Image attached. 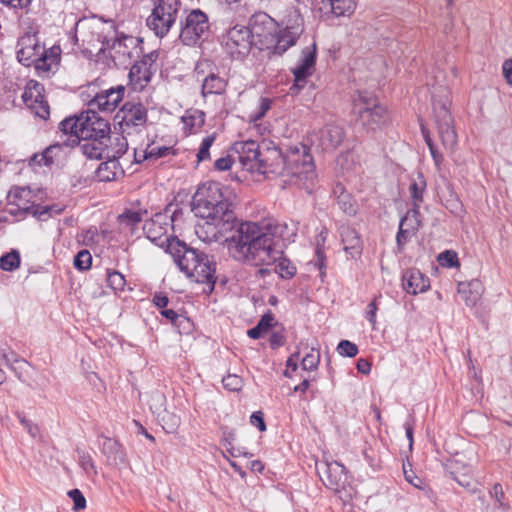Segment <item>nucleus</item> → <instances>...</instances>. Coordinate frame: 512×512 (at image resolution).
<instances>
[{"label": "nucleus", "mask_w": 512, "mask_h": 512, "mask_svg": "<svg viewBox=\"0 0 512 512\" xmlns=\"http://www.w3.org/2000/svg\"><path fill=\"white\" fill-rule=\"evenodd\" d=\"M180 6V0L154 1V8L148 16L146 24L157 37L163 38L174 26Z\"/></svg>", "instance_id": "obj_5"}, {"label": "nucleus", "mask_w": 512, "mask_h": 512, "mask_svg": "<svg viewBox=\"0 0 512 512\" xmlns=\"http://www.w3.org/2000/svg\"><path fill=\"white\" fill-rule=\"evenodd\" d=\"M222 383L229 391H238L242 387V378L235 374H229L223 377Z\"/></svg>", "instance_id": "obj_57"}, {"label": "nucleus", "mask_w": 512, "mask_h": 512, "mask_svg": "<svg viewBox=\"0 0 512 512\" xmlns=\"http://www.w3.org/2000/svg\"><path fill=\"white\" fill-rule=\"evenodd\" d=\"M21 49L17 51V60L24 66L34 65V60L41 49L36 33H27L19 39Z\"/></svg>", "instance_id": "obj_20"}, {"label": "nucleus", "mask_w": 512, "mask_h": 512, "mask_svg": "<svg viewBox=\"0 0 512 512\" xmlns=\"http://www.w3.org/2000/svg\"><path fill=\"white\" fill-rule=\"evenodd\" d=\"M202 82V95L205 97L208 94H222L225 91L227 81L219 76L218 69L211 70L204 78Z\"/></svg>", "instance_id": "obj_26"}, {"label": "nucleus", "mask_w": 512, "mask_h": 512, "mask_svg": "<svg viewBox=\"0 0 512 512\" xmlns=\"http://www.w3.org/2000/svg\"><path fill=\"white\" fill-rule=\"evenodd\" d=\"M147 214L148 211L146 209H140L137 211L132 209H125L124 212L118 216V222L121 225H125L131 229H134L140 222H142L143 217Z\"/></svg>", "instance_id": "obj_34"}, {"label": "nucleus", "mask_w": 512, "mask_h": 512, "mask_svg": "<svg viewBox=\"0 0 512 512\" xmlns=\"http://www.w3.org/2000/svg\"><path fill=\"white\" fill-rule=\"evenodd\" d=\"M419 182H412L409 186V192L412 199V212L419 214L421 203L423 202V193L426 189V181L422 174H419Z\"/></svg>", "instance_id": "obj_32"}, {"label": "nucleus", "mask_w": 512, "mask_h": 512, "mask_svg": "<svg viewBox=\"0 0 512 512\" xmlns=\"http://www.w3.org/2000/svg\"><path fill=\"white\" fill-rule=\"evenodd\" d=\"M471 286H480L479 280H472L470 282H460L458 284V293L469 307L475 306L481 298V291H472Z\"/></svg>", "instance_id": "obj_31"}, {"label": "nucleus", "mask_w": 512, "mask_h": 512, "mask_svg": "<svg viewBox=\"0 0 512 512\" xmlns=\"http://www.w3.org/2000/svg\"><path fill=\"white\" fill-rule=\"evenodd\" d=\"M380 105L378 99L371 93L364 91L359 92L358 98L354 100V111L359 115V110L363 108H374Z\"/></svg>", "instance_id": "obj_39"}, {"label": "nucleus", "mask_w": 512, "mask_h": 512, "mask_svg": "<svg viewBox=\"0 0 512 512\" xmlns=\"http://www.w3.org/2000/svg\"><path fill=\"white\" fill-rule=\"evenodd\" d=\"M78 129L81 140H110L109 120L101 117L98 111L88 107L81 113V122L78 123Z\"/></svg>", "instance_id": "obj_8"}, {"label": "nucleus", "mask_w": 512, "mask_h": 512, "mask_svg": "<svg viewBox=\"0 0 512 512\" xmlns=\"http://www.w3.org/2000/svg\"><path fill=\"white\" fill-rule=\"evenodd\" d=\"M337 204L346 215L355 216L357 214L358 206L350 193L338 196Z\"/></svg>", "instance_id": "obj_44"}, {"label": "nucleus", "mask_w": 512, "mask_h": 512, "mask_svg": "<svg viewBox=\"0 0 512 512\" xmlns=\"http://www.w3.org/2000/svg\"><path fill=\"white\" fill-rule=\"evenodd\" d=\"M148 119L147 108L140 101H126L114 116V127L117 126L122 133H129L128 129L144 126Z\"/></svg>", "instance_id": "obj_10"}, {"label": "nucleus", "mask_w": 512, "mask_h": 512, "mask_svg": "<svg viewBox=\"0 0 512 512\" xmlns=\"http://www.w3.org/2000/svg\"><path fill=\"white\" fill-rule=\"evenodd\" d=\"M166 242V252L172 256L179 270L190 280L206 284L207 289L204 292L211 294L217 281L214 257L189 246L177 237H167Z\"/></svg>", "instance_id": "obj_2"}, {"label": "nucleus", "mask_w": 512, "mask_h": 512, "mask_svg": "<svg viewBox=\"0 0 512 512\" xmlns=\"http://www.w3.org/2000/svg\"><path fill=\"white\" fill-rule=\"evenodd\" d=\"M250 423L257 427L260 432L266 431V423L262 411H255L250 416Z\"/></svg>", "instance_id": "obj_62"}, {"label": "nucleus", "mask_w": 512, "mask_h": 512, "mask_svg": "<svg viewBox=\"0 0 512 512\" xmlns=\"http://www.w3.org/2000/svg\"><path fill=\"white\" fill-rule=\"evenodd\" d=\"M272 101L269 98H261L256 114L253 116V120H260L270 110Z\"/></svg>", "instance_id": "obj_64"}, {"label": "nucleus", "mask_w": 512, "mask_h": 512, "mask_svg": "<svg viewBox=\"0 0 512 512\" xmlns=\"http://www.w3.org/2000/svg\"><path fill=\"white\" fill-rule=\"evenodd\" d=\"M96 177L101 182L114 181L118 174H124L119 159L108 156L107 161L102 162L96 169Z\"/></svg>", "instance_id": "obj_24"}, {"label": "nucleus", "mask_w": 512, "mask_h": 512, "mask_svg": "<svg viewBox=\"0 0 512 512\" xmlns=\"http://www.w3.org/2000/svg\"><path fill=\"white\" fill-rule=\"evenodd\" d=\"M316 467L323 484L327 488L339 492L345 487L348 476L344 465L337 461H325L320 464L317 463Z\"/></svg>", "instance_id": "obj_13"}, {"label": "nucleus", "mask_w": 512, "mask_h": 512, "mask_svg": "<svg viewBox=\"0 0 512 512\" xmlns=\"http://www.w3.org/2000/svg\"><path fill=\"white\" fill-rule=\"evenodd\" d=\"M437 260L442 267L454 268L460 266L458 255L453 250H445L441 252Z\"/></svg>", "instance_id": "obj_47"}, {"label": "nucleus", "mask_w": 512, "mask_h": 512, "mask_svg": "<svg viewBox=\"0 0 512 512\" xmlns=\"http://www.w3.org/2000/svg\"><path fill=\"white\" fill-rule=\"evenodd\" d=\"M260 149L261 143L253 140L235 142L232 146L242 167L248 171L256 170Z\"/></svg>", "instance_id": "obj_17"}, {"label": "nucleus", "mask_w": 512, "mask_h": 512, "mask_svg": "<svg viewBox=\"0 0 512 512\" xmlns=\"http://www.w3.org/2000/svg\"><path fill=\"white\" fill-rule=\"evenodd\" d=\"M81 122V114L75 115L71 117H67L62 120L59 124V130L63 132L65 135H69L70 143H67L70 146H76L80 144L81 138L78 132L80 125L78 123Z\"/></svg>", "instance_id": "obj_28"}, {"label": "nucleus", "mask_w": 512, "mask_h": 512, "mask_svg": "<svg viewBox=\"0 0 512 512\" xmlns=\"http://www.w3.org/2000/svg\"><path fill=\"white\" fill-rule=\"evenodd\" d=\"M73 264L79 271L89 270L92 265L91 253L86 249L80 250L74 257Z\"/></svg>", "instance_id": "obj_46"}, {"label": "nucleus", "mask_w": 512, "mask_h": 512, "mask_svg": "<svg viewBox=\"0 0 512 512\" xmlns=\"http://www.w3.org/2000/svg\"><path fill=\"white\" fill-rule=\"evenodd\" d=\"M192 211L207 220L219 232H227L228 226L236 219L233 204L223 193L220 182L208 181L198 187L192 197Z\"/></svg>", "instance_id": "obj_3"}, {"label": "nucleus", "mask_w": 512, "mask_h": 512, "mask_svg": "<svg viewBox=\"0 0 512 512\" xmlns=\"http://www.w3.org/2000/svg\"><path fill=\"white\" fill-rule=\"evenodd\" d=\"M35 109V114L46 120L48 119L50 115V109L48 102L44 99V96L42 95V98L34 99V104L31 106Z\"/></svg>", "instance_id": "obj_54"}, {"label": "nucleus", "mask_w": 512, "mask_h": 512, "mask_svg": "<svg viewBox=\"0 0 512 512\" xmlns=\"http://www.w3.org/2000/svg\"><path fill=\"white\" fill-rule=\"evenodd\" d=\"M216 139V134L212 133L211 135L203 138L200 148L197 153V161L203 162L205 160L210 159V148Z\"/></svg>", "instance_id": "obj_49"}, {"label": "nucleus", "mask_w": 512, "mask_h": 512, "mask_svg": "<svg viewBox=\"0 0 512 512\" xmlns=\"http://www.w3.org/2000/svg\"><path fill=\"white\" fill-rule=\"evenodd\" d=\"M152 71L147 67L146 61L136 62L130 69L129 78L132 82L134 89H143L152 77Z\"/></svg>", "instance_id": "obj_27"}, {"label": "nucleus", "mask_w": 512, "mask_h": 512, "mask_svg": "<svg viewBox=\"0 0 512 512\" xmlns=\"http://www.w3.org/2000/svg\"><path fill=\"white\" fill-rule=\"evenodd\" d=\"M315 256H316V266L318 267L320 271V276L325 275V269L327 267L326 265V255L323 247L317 245L315 250Z\"/></svg>", "instance_id": "obj_59"}, {"label": "nucleus", "mask_w": 512, "mask_h": 512, "mask_svg": "<svg viewBox=\"0 0 512 512\" xmlns=\"http://www.w3.org/2000/svg\"><path fill=\"white\" fill-rule=\"evenodd\" d=\"M211 70H217V67L212 61L204 59L197 62L194 72L197 76V79L201 81V79L204 78L205 75H207Z\"/></svg>", "instance_id": "obj_53"}, {"label": "nucleus", "mask_w": 512, "mask_h": 512, "mask_svg": "<svg viewBox=\"0 0 512 512\" xmlns=\"http://www.w3.org/2000/svg\"><path fill=\"white\" fill-rule=\"evenodd\" d=\"M491 496L495 497L496 507L498 509H502L503 511H507L509 509V505L503 502L504 492L501 484H494L492 491L490 492Z\"/></svg>", "instance_id": "obj_58"}, {"label": "nucleus", "mask_w": 512, "mask_h": 512, "mask_svg": "<svg viewBox=\"0 0 512 512\" xmlns=\"http://www.w3.org/2000/svg\"><path fill=\"white\" fill-rule=\"evenodd\" d=\"M297 38L298 36L296 33L285 30L278 36L273 52L275 54L282 55L291 46L295 45Z\"/></svg>", "instance_id": "obj_35"}, {"label": "nucleus", "mask_w": 512, "mask_h": 512, "mask_svg": "<svg viewBox=\"0 0 512 512\" xmlns=\"http://www.w3.org/2000/svg\"><path fill=\"white\" fill-rule=\"evenodd\" d=\"M44 206L40 204H31L26 207L18 206L17 209H11L10 214L12 215H26L31 214L33 217L37 218L39 221H46V210L43 208Z\"/></svg>", "instance_id": "obj_38"}, {"label": "nucleus", "mask_w": 512, "mask_h": 512, "mask_svg": "<svg viewBox=\"0 0 512 512\" xmlns=\"http://www.w3.org/2000/svg\"><path fill=\"white\" fill-rule=\"evenodd\" d=\"M402 286L407 293L417 295L430 288V279L420 270L410 268L403 273Z\"/></svg>", "instance_id": "obj_19"}, {"label": "nucleus", "mask_w": 512, "mask_h": 512, "mask_svg": "<svg viewBox=\"0 0 512 512\" xmlns=\"http://www.w3.org/2000/svg\"><path fill=\"white\" fill-rule=\"evenodd\" d=\"M358 351L357 345L349 340H341L337 346V352L343 357H355Z\"/></svg>", "instance_id": "obj_51"}, {"label": "nucleus", "mask_w": 512, "mask_h": 512, "mask_svg": "<svg viewBox=\"0 0 512 512\" xmlns=\"http://www.w3.org/2000/svg\"><path fill=\"white\" fill-rule=\"evenodd\" d=\"M165 219L166 215L157 213L153 218L145 220L143 225V232L146 237L157 245L159 244L158 240L167 232L166 228L162 226Z\"/></svg>", "instance_id": "obj_25"}, {"label": "nucleus", "mask_w": 512, "mask_h": 512, "mask_svg": "<svg viewBox=\"0 0 512 512\" xmlns=\"http://www.w3.org/2000/svg\"><path fill=\"white\" fill-rule=\"evenodd\" d=\"M317 59L316 44L312 48L305 47L302 50L299 63L291 68L294 83L290 87L291 94H298L307 84V79L314 73Z\"/></svg>", "instance_id": "obj_12"}, {"label": "nucleus", "mask_w": 512, "mask_h": 512, "mask_svg": "<svg viewBox=\"0 0 512 512\" xmlns=\"http://www.w3.org/2000/svg\"><path fill=\"white\" fill-rule=\"evenodd\" d=\"M283 254L276 260L275 272L283 279H290L296 274V267Z\"/></svg>", "instance_id": "obj_40"}, {"label": "nucleus", "mask_w": 512, "mask_h": 512, "mask_svg": "<svg viewBox=\"0 0 512 512\" xmlns=\"http://www.w3.org/2000/svg\"><path fill=\"white\" fill-rule=\"evenodd\" d=\"M278 230V225L271 222L260 224L235 219L228 226L231 232L226 238L228 251L233 259L243 264L255 267L274 264L282 254Z\"/></svg>", "instance_id": "obj_1"}, {"label": "nucleus", "mask_w": 512, "mask_h": 512, "mask_svg": "<svg viewBox=\"0 0 512 512\" xmlns=\"http://www.w3.org/2000/svg\"><path fill=\"white\" fill-rule=\"evenodd\" d=\"M272 21V18L264 12L253 15L250 18L249 26H246L251 31V40L258 37L259 42H262V38L266 39L268 36H272Z\"/></svg>", "instance_id": "obj_23"}, {"label": "nucleus", "mask_w": 512, "mask_h": 512, "mask_svg": "<svg viewBox=\"0 0 512 512\" xmlns=\"http://www.w3.org/2000/svg\"><path fill=\"white\" fill-rule=\"evenodd\" d=\"M320 363V351L312 347L311 351L307 353L302 359L301 366L303 370L314 371L318 368Z\"/></svg>", "instance_id": "obj_45"}, {"label": "nucleus", "mask_w": 512, "mask_h": 512, "mask_svg": "<svg viewBox=\"0 0 512 512\" xmlns=\"http://www.w3.org/2000/svg\"><path fill=\"white\" fill-rule=\"evenodd\" d=\"M358 120L368 131H375L390 122V113L386 106L380 104L372 109L363 108L359 110Z\"/></svg>", "instance_id": "obj_15"}, {"label": "nucleus", "mask_w": 512, "mask_h": 512, "mask_svg": "<svg viewBox=\"0 0 512 512\" xmlns=\"http://www.w3.org/2000/svg\"><path fill=\"white\" fill-rule=\"evenodd\" d=\"M419 214H413L412 208L407 211V213L401 217L400 224L405 226L407 229H412L414 233H417L419 228L421 227V221L419 219Z\"/></svg>", "instance_id": "obj_48"}, {"label": "nucleus", "mask_w": 512, "mask_h": 512, "mask_svg": "<svg viewBox=\"0 0 512 512\" xmlns=\"http://www.w3.org/2000/svg\"><path fill=\"white\" fill-rule=\"evenodd\" d=\"M61 149L60 144H54L47 147L42 153L34 154L32 156V161H36L39 158L40 165L51 166L54 163V155L55 151H59Z\"/></svg>", "instance_id": "obj_43"}, {"label": "nucleus", "mask_w": 512, "mask_h": 512, "mask_svg": "<svg viewBox=\"0 0 512 512\" xmlns=\"http://www.w3.org/2000/svg\"><path fill=\"white\" fill-rule=\"evenodd\" d=\"M339 233L348 258L359 259L363 253V241L359 232L350 225H342Z\"/></svg>", "instance_id": "obj_18"}, {"label": "nucleus", "mask_w": 512, "mask_h": 512, "mask_svg": "<svg viewBox=\"0 0 512 512\" xmlns=\"http://www.w3.org/2000/svg\"><path fill=\"white\" fill-rule=\"evenodd\" d=\"M124 93L125 87L123 85L111 87L97 93L93 99L88 102L87 106L96 111L111 113L123 100Z\"/></svg>", "instance_id": "obj_14"}, {"label": "nucleus", "mask_w": 512, "mask_h": 512, "mask_svg": "<svg viewBox=\"0 0 512 512\" xmlns=\"http://www.w3.org/2000/svg\"><path fill=\"white\" fill-rule=\"evenodd\" d=\"M110 140H90L81 145V150L89 159H102Z\"/></svg>", "instance_id": "obj_33"}, {"label": "nucleus", "mask_w": 512, "mask_h": 512, "mask_svg": "<svg viewBox=\"0 0 512 512\" xmlns=\"http://www.w3.org/2000/svg\"><path fill=\"white\" fill-rule=\"evenodd\" d=\"M52 64L53 63H50L47 56L42 55L40 52L38 53L37 58L34 60V67L39 76L48 74L51 71Z\"/></svg>", "instance_id": "obj_52"}, {"label": "nucleus", "mask_w": 512, "mask_h": 512, "mask_svg": "<svg viewBox=\"0 0 512 512\" xmlns=\"http://www.w3.org/2000/svg\"><path fill=\"white\" fill-rule=\"evenodd\" d=\"M101 451L110 466L120 467L127 463L125 448L116 439L104 436Z\"/></svg>", "instance_id": "obj_21"}, {"label": "nucleus", "mask_w": 512, "mask_h": 512, "mask_svg": "<svg viewBox=\"0 0 512 512\" xmlns=\"http://www.w3.org/2000/svg\"><path fill=\"white\" fill-rule=\"evenodd\" d=\"M415 234L416 233H414L412 229H407L405 228V226L399 223L398 232L396 234V245L398 252L401 253L404 251L405 245L410 240V238Z\"/></svg>", "instance_id": "obj_50"}, {"label": "nucleus", "mask_w": 512, "mask_h": 512, "mask_svg": "<svg viewBox=\"0 0 512 512\" xmlns=\"http://www.w3.org/2000/svg\"><path fill=\"white\" fill-rule=\"evenodd\" d=\"M68 496L73 501V510L74 511H80V510L85 509L86 499H85L83 493L79 489H77V488L71 489L70 491H68Z\"/></svg>", "instance_id": "obj_56"}, {"label": "nucleus", "mask_w": 512, "mask_h": 512, "mask_svg": "<svg viewBox=\"0 0 512 512\" xmlns=\"http://www.w3.org/2000/svg\"><path fill=\"white\" fill-rule=\"evenodd\" d=\"M433 110L441 143L446 150L453 151L458 142L454 118L444 102H434Z\"/></svg>", "instance_id": "obj_9"}, {"label": "nucleus", "mask_w": 512, "mask_h": 512, "mask_svg": "<svg viewBox=\"0 0 512 512\" xmlns=\"http://www.w3.org/2000/svg\"><path fill=\"white\" fill-rule=\"evenodd\" d=\"M44 91V86L35 81H29L26 89L22 94V100L26 105L32 106L34 104V99L42 98V92Z\"/></svg>", "instance_id": "obj_37"}, {"label": "nucleus", "mask_w": 512, "mask_h": 512, "mask_svg": "<svg viewBox=\"0 0 512 512\" xmlns=\"http://www.w3.org/2000/svg\"><path fill=\"white\" fill-rule=\"evenodd\" d=\"M315 169L313 156L310 148L303 144L297 143L289 146L285 150V174L292 176L308 175Z\"/></svg>", "instance_id": "obj_7"}, {"label": "nucleus", "mask_w": 512, "mask_h": 512, "mask_svg": "<svg viewBox=\"0 0 512 512\" xmlns=\"http://www.w3.org/2000/svg\"><path fill=\"white\" fill-rule=\"evenodd\" d=\"M210 33L209 17L201 9H192L180 23L179 39L185 46H199Z\"/></svg>", "instance_id": "obj_4"}, {"label": "nucleus", "mask_w": 512, "mask_h": 512, "mask_svg": "<svg viewBox=\"0 0 512 512\" xmlns=\"http://www.w3.org/2000/svg\"><path fill=\"white\" fill-rule=\"evenodd\" d=\"M403 472H404V477H405L407 482H409L411 485H413L416 488H419V489L422 488L423 480L421 478H419L413 472L412 469L407 470L405 464H403Z\"/></svg>", "instance_id": "obj_63"}, {"label": "nucleus", "mask_w": 512, "mask_h": 512, "mask_svg": "<svg viewBox=\"0 0 512 512\" xmlns=\"http://www.w3.org/2000/svg\"><path fill=\"white\" fill-rule=\"evenodd\" d=\"M160 314L166 318L167 320H169L171 322V324L177 328H181L183 327L184 329L186 328H189L190 326V321L188 318L184 317L183 315H180L178 314L175 310L173 309H163L160 311Z\"/></svg>", "instance_id": "obj_41"}, {"label": "nucleus", "mask_w": 512, "mask_h": 512, "mask_svg": "<svg viewBox=\"0 0 512 512\" xmlns=\"http://www.w3.org/2000/svg\"><path fill=\"white\" fill-rule=\"evenodd\" d=\"M315 137L313 143H317L322 151H332L344 141L345 130L340 125L328 124L321 128Z\"/></svg>", "instance_id": "obj_16"}, {"label": "nucleus", "mask_w": 512, "mask_h": 512, "mask_svg": "<svg viewBox=\"0 0 512 512\" xmlns=\"http://www.w3.org/2000/svg\"><path fill=\"white\" fill-rule=\"evenodd\" d=\"M171 153L174 154V152H172V147H167V146L153 147L144 152L143 158L144 159H149V158L160 159V158L166 157L167 155H169Z\"/></svg>", "instance_id": "obj_55"}, {"label": "nucleus", "mask_w": 512, "mask_h": 512, "mask_svg": "<svg viewBox=\"0 0 512 512\" xmlns=\"http://www.w3.org/2000/svg\"><path fill=\"white\" fill-rule=\"evenodd\" d=\"M286 342V337L282 331H274L269 338V346L271 349L276 350L282 347Z\"/></svg>", "instance_id": "obj_60"}, {"label": "nucleus", "mask_w": 512, "mask_h": 512, "mask_svg": "<svg viewBox=\"0 0 512 512\" xmlns=\"http://www.w3.org/2000/svg\"><path fill=\"white\" fill-rule=\"evenodd\" d=\"M115 32V38L112 42V47L114 51L113 58L120 59L122 58H129L131 59L133 57L131 48H135L140 40L138 38H135L133 36L125 35L124 33H118L116 30V26H112Z\"/></svg>", "instance_id": "obj_22"}, {"label": "nucleus", "mask_w": 512, "mask_h": 512, "mask_svg": "<svg viewBox=\"0 0 512 512\" xmlns=\"http://www.w3.org/2000/svg\"><path fill=\"white\" fill-rule=\"evenodd\" d=\"M20 263V253L16 249H12L0 257V268L4 271L12 272L19 268Z\"/></svg>", "instance_id": "obj_36"}, {"label": "nucleus", "mask_w": 512, "mask_h": 512, "mask_svg": "<svg viewBox=\"0 0 512 512\" xmlns=\"http://www.w3.org/2000/svg\"><path fill=\"white\" fill-rule=\"evenodd\" d=\"M256 171L266 176L285 174V151L272 141L264 140L258 157Z\"/></svg>", "instance_id": "obj_6"}, {"label": "nucleus", "mask_w": 512, "mask_h": 512, "mask_svg": "<svg viewBox=\"0 0 512 512\" xmlns=\"http://www.w3.org/2000/svg\"><path fill=\"white\" fill-rule=\"evenodd\" d=\"M223 45L233 59H243L251 50L254 40L246 26L236 25L223 36Z\"/></svg>", "instance_id": "obj_11"}, {"label": "nucleus", "mask_w": 512, "mask_h": 512, "mask_svg": "<svg viewBox=\"0 0 512 512\" xmlns=\"http://www.w3.org/2000/svg\"><path fill=\"white\" fill-rule=\"evenodd\" d=\"M275 325H277V322H275L274 314L268 310L261 316L258 323L247 331V335L255 340L260 339Z\"/></svg>", "instance_id": "obj_29"}, {"label": "nucleus", "mask_w": 512, "mask_h": 512, "mask_svg": "<svg viewBox=\"0 0 512 512\" xmlns=\"http://www.w3.org/2000/svg\"><path fill=\"white\" fill-rule=\"evenodd\" d=\"M323 5L335 17L350 16L356 7L355 0H323Z\"/></svg>", "instance_id": "obj_30"}, {"label": "nucleus", "mask_w": 512, "mask_h": 512, "mask_svg": "<svg viewBox=\"0 0 512 512\" xmlns=\"http://www.w3.org/2000/svg\"><path fill=\"white\" fill-rule=\"evenodd\" d=\"M106 281L107 285L115 292L123 291L126 284V279L122 273L110 269H107Z\"/></svg>", "instance_id": "obj_42"}, {"label": "nucleus", "mask_w": 512, "mask_h": 512, "mask_svg": "<svg viewBox=\"0 0 512 512\" xmlns=\"http://www.w3.org/2000/svg\"><path fill=\"white\" fill-rule=\"evenodd\" d=\"M79 462H80L81 467L85 470L86 473H90L91 471L94 474L97 473L93 459L88 453L83 452L79 457Z\"/></svg>", "instance_id": "obj_61"}]
</instances>
